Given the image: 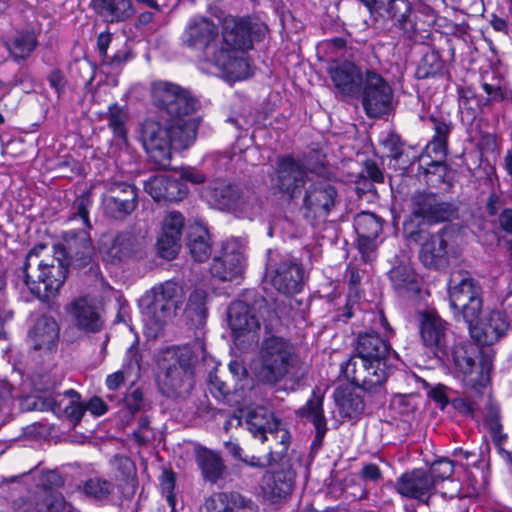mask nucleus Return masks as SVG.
<instances>
[{"label":"nucleus","instance_id":"f8f14e48","mask_svg":"<svg viewBox=\"0 0 512 512\" xmlns=\"http://www.w3.org/2000/svg\"><path fill=\"white\" fill-rule=\"evenodd\" d=\"M266 278L277 291L289 295L301 291L304 272L294 259L283 257L276 260L270 257L266 268Z\"/></svg>","mask_w":512,"mask_h":512},{"label":"nucleus","instance_id":"393cba45","mask_svg":"<svg viewBox=\"0 0 512 512\" xmlns=\"http://www.w3.org/2000/svg\"><path fill=\"white\" fill-rule=\"evenodd\" d=\"M328 73L334 86L342 94L348 96L360 94L365 72L354 63L349 61L334 63L329 66Z\"/></svg>","mask_w":512,"mask_h":512},{"label":"nucleus","instance_id":"6e6552de","mask_svg":"<svg viewBox=\"0 0 512 512\" xmlns=\"http://www.w3.org/2000/svg\"><path fill=\"white\" fill-rule=\"evenodd\" d=\"M182 44L187 48L202 53L210 62L224 45L223 34L218 26L207 17L191 18L181 36Z\"/></svg>","mask_w":512,"mask_h":512},{"label":"nucleus","instance_id":"0eeeda50","mask_svg":"<svg viewBox=\"0 0 512 512\" xmlns=\"http://www.w3.org/2000/svg\"><path fill=\"white\" fill-rule=\"evenodd\" d=\"M259 358V378L265 383L276 384L289 374L294 365L295 348L288 340L271 336L263 340Z\"/></svg>","mask_w":512,"mask_h":512},{"label":"nucleus","instance_id":"ddd939ff","mask_svg":"<svg viewBox=\"0 0 512 512\" xmlns=\"http://www.w3.org/2000/svg\"><path fill=\"white\" fill-rule=\"evenodd\" d=\"M429 120L432 123L434 134L426 145L419 161L421 166L427 167V172H429V167L432 166L435 167V170L439 171L440 176H442L445 169L444 162L448 152V139L453 126L451 121L443 117L431 116Z\"/></svg>","mask_w":512,"mask_h":512},{"label":"nucleus","instance_id":"3c124183","mask_svg":"<svg viewBox=\"0 0 512 512\" xmlns=\"http://www.w3.org/2000/svg\"><path fill=\"white\" fill-rule=\"evenodd\" d=\"M482 88L487 94V98L484 105H488L492 102L502 101L509 96V90L506 87L504 80L492 77L491 82L487 81L486 77L483 78Z\"/></svg>","mask_w":512,"mask_h":512},{"label":"nucleus","instance_id":"9d476101","mask_svg":"<svg viewBox=\"0 0 512 512\" xmlns=\"http://www.w3.org/2000/svg\"><path fill=\"white\" fill-rule=\"evenodd\" d=\"M362 104L369 117H380L392 105L393 90L389 83L377 72L367 69L360 94Z\"/></svg>","mask_w":512,"mask_h":512},{"label":"nucleus","instance_id":"a18cd8bd","mask_svg":"<svg viewBox=\"0 0 512 512\" xmlns=\"http://www.w3.org/2000/svg\"><path fill=\"white\" fill-rule=\"evenodd\" d=\"M188 247L196 261L207 260L211 254L208 231L202 226L193 227L189 233Z\"/></svg>","mask_w":512,"mask_h":512},{"label":"nucleus","instance_id":"7c9ffc66","mask_svg":"<svg viewBox=\"0 0 512 512\" xmlns=\"http://www.w3.org/2000/svg\"><path fill=\"white\" fill-rule=\"evenodd\" d=\"M61 254L65 257L67 264L86 265L92 254V244L88 233L84 230L72 233L65 239Z\"/></svg>","mask_w":512,"mask_h":512},{"label":"nucleus","instance_id":"c9c22d12","mask_svg":"<svg viewBox=\"0 0 512 512\" xmlns=\"http://www.w3.org/2000/svg\"><path fill=\"white\" fill-rule=\"evenodd\" d=\"M240 189L241 187L237 185L215 181L204 189L202 195L211 206L232 212Z\"/></svg>","mask_w":512,"mask_h":512},{"label":"nucleus","instance_id":"79ce46f5","mask_svg":"<svg viewBox=\"0 0 512 512\" xmlns=\"http://www.w3.org/2000/svg\"><path fill=\"white\" fill-rule=\"evenodd\" d=\"M37 45V36L33 30L19 31L6 43L15 61L27 59L36 49Z\"/></svg>","mask_w":512,"mask_h":512},{"label":"nucleus","instance_id":"bf43d9fd","mask_svg":"<svg viewBox=\"0 0 512 512\" xmlns=\"http://www.w3.org/2000/svg\"><path fill=\"white\" fill-rule=\"evenodd\" d=\"M280 445L279 450H273L274 457L277 458V462L280 461L288 450L291 441V435L287 430L277 428L274 434L271 435Z\"/></svg>","mask_w":512,"mask_h":512},{"label":"nucleus","instance_id":"5fc2aeb1","mask_svg":"<svg viewBox=\"0 0 512 512\" xmlns=\"http://www.w3.org/2000/svg\"><path fill=\"white\" fill-rule=\"evenodd\" d=\"M480 105L478 98L472 90L466 89L461 92L459 109L463 119L473 120L480 110Z\"/></svg>","mask_w":512,"mask_h":512},{"label":"nucleus","instance_id":"603ef678","mask_svg":"<svg viewBox=\"0 0 512 512\" xmlns=\"http://www.w3.org/2000/svg\"><path fill=\"white\" fill-rule=\"evenodd\" d=\"M92 203L90 192H84L79 195L73 203L71 219L76 220L79 218L85 228H90L89 213Z\"/></svg>","mask_w":512,"mask_h":512},{"label":"nucleus","instance_id":"4d7b16f0","mask_svg":"<svg viewBox=\"0 0 512 512\" xmlns=\"http://www.w3.org/2000/svg\"><path fill=\"white\" fill-rule=\"evenodd\" d=\"M66 394L71 396V400H70L69 404L65 407V413L71 419H73L75 421H80V419L82 418V416L86 410V407H84L82 405V403H80V401H79L80 396L76 391L69 390L66 392Z\"/></svg>","mask_w":512,"mask_h":512},{"label":"nucleus","instance_id":"8fccbe9b","mask_svg":"<svg viewBox=\"0 0 512 512\" xmlns=\"http://www.w3.org/2000/svg\"><path fill=\"white\" fill-rule=\"evenodd\" d=\"M444 62L438 52L431 51L426 53L417 69L420 78H429L439 75L443 72Z\"/></svg>","mask_w":512,"mask_h":512},{"label":"nucleus","instance_id":"09e8293b","mask_svg":"<svg viewBox=\"0 0 512 512\" xmlns=\"http://www.w3.org/2000/svg\"><path fill=\"white\" fill-rule=\"evenodd\" d=\"M78 489L90 499L102 500L111 494L113 484L102 478L95 477L84 481L79 485Z\"/></svg>","mask_w":512,"mask_h":512},{"label":"nucleus","instance_id":"f257e3e1","mask_svg":"<svg viewBox=\"0 0 512 512\" xmlns=\"http://www.w3.org/2000/svg\"><path fill=\"white\" fill-rule=\"evenodd\" d=\"M151 95L159 113L145 119L140 127V140L150 159L159 167L170 165L173 150L190 146L197 133L198 117L194 113L198 100L179 85L158 81Z\"/></svg>","mask_w":512,"mask_h":512},{"label":"nucleus","instance_id":"680f3d73","mask_svg":"<svg viewBox=\"0 0 512 512\" xmlns=\"http://www.w3.org/2000/svg\"><path fill=\"white\" fill-rule=\"evenodd\" d=\"M241 460L248 466L254 468H264L277 462V458L274 457L272 448L264 458L252 455L241 458Z\"/></svg>","mask_w":512,"mask_h":512},{"label":"nucleus","instance_id":"c85d7f7f","mask_svg":"<svg viewBox=\"0 0 512 512\" xmlns=\"http://www.w3.org/2000/svg\"><path fill=\"white\" fill-rule=\"evenodd\" d=\"M144 188L156 201L177 202L188 194V189L181 180L167 174L150 177Z\"/></svg>","mask_w":512,"mask_h":512},{"label":"nucleus","instance_id":"20e7f679","mask_svg":"<svg viewBox=\"0 0 512 512\" xmlns=\"http://www.w3.org/2000/svg\"><path fill=\"white\" fill-rule=\"evenodd\" d=\"M474 354L470 345L457 344L452 350L455 367L463 374V382L470 390L463 401L466 412L470 414L480 407L477 398L481 397L487 389L491 370V365L486 361L476 363Z\"/></svg>","mask_w":512,"mask_h":512},{"label":"nucleus","instance_id":"6ab92c4d","mask_svg":"<svg viewBox=\"0 0 512 512\" xmlns=\"http://www.w3.org/2000/svg\"><path fill=\"white\" fill-rule=\"evenodd\" d=\"M227 315L236 341L244 342L245 340H241V338H246L248 342L257 341L260 323L248 304L242 301L231 303Z\"/></svg>","mask_w":512,"mask_h":512},{"label":"nucleus","instance_id":"bb28decb","mask_svg":"<svg viewBox=\"0 0 512 512\" xmlns=\"http://www.w3.org/2000/svg\"><path fill=\"white\" fill-rule=\"evenodd\" d=\"M201 512H259V510L250 498L238 492L229 491L216 492L207 497Z\"/></svg>","mask_w":512,"mask_h":512},{"label":"nucleus","instance_id":"a878e982","mask_svg":"<svg viewBox=\"0 0 512 512\" xmlns=\"http://www.w3.org/2000/svg\"><path fill=\"white\" fill-rule=\"evenodd\" d=\"M372 13L374 10L388 4L387 13L394 24L404 33L412 34L416 31V21L412 14L410 0H357Z\"/></svg>","mask_w":512,"mask_h":512},{"label":"nucleus","instance_id":"4c0bfd02","mask_svg":"<svg viewBox=\"0 0 512 512\" xmlns=\"http://www.w3.org/2000/svg\"><path fill=\"white\" fill-rule=\"evenodd\" d=\"M132 245L131 236L119 234L103 239L100 244V253L104 261L116 264L131 256Z\"/></svg>","mask_w":512,"mask_h":512},{"label":"nucleus","instance_id":"49530a36","mask_svg":"<svg viewBox=\"0 0 512 512\" xmlns=\"http://www.w3.org/2000/svg\"><path fill=\"white\" fill-rule=\"evenodd\" d=\"M207 297L208 294L204 289H195L189 296L186 312L191 321L197 326L205 323Z\"/></svg>","mask_w":512,"mask_h":512},{"label":"nucleus","instance_id":"c03bdc74","mask_svg":"<svg viewBox=\"0 0 512 512\" xmlns=\"http://www.w3.org/2000/svg\"><path fill=\"white\" fill-rule=\"evenodd\" d=\"M389 278L399 292L418 290L416 273L409 263L394 266L389 272Z\"/></svg>","mask_w":512,"mask_h":512},{"label":"nucleus","instance_id":"4468645a","mask_svg":"<svg viewBox=\"0 0 512 512\" xmlns=\"http://www.w3.org/2000/svg\"><path fill=\"white\" fill-rule=\"evenodd\" d=\"M245 246L237 238L226 240L222 246V255L214 258L210 271L213 277L221 281H236L242 277Z\"/></svg>","mask_w":512,"mask_h":512},{"label":"nucleus","instance_id":"a19ab883","mask_svg":"<svg viewBox=\"0 0 512 512\" xmlns=\"http://www.w3.org/2000/svg\"><path fill=\"white\" fill-rule=\"evenodd\" d=\"M297 414L314 425L317 432V439L322 440L324 438L327 426L323 411L322 396L314 394L306 404L297 411Z\"/></svg>","mask_w":512,"mask_h":512},{"label":"nucleus","instance_id":"e2e57ef3","mask_svg":"<svg viewBox=\"0 0 512 512\" xmlns=\"http://www.w3.org/2000/svg\"><path fill=\"white\" fill-rule=\"evenodd\" d=\"M383 145L390 153V156L398 160L402 155V143L398 135L390 133L383 140Z\"/></svg>","mask_w":512,"mask_h":512},{"label":"nucleus","instance_id":"13d9d810","mask_svg":"<svg viewBox=\"0 0 512 512\" xmlns=\"http://www.w3.org/2000/svg\"><path fill=\"white\" fill-rule=\"evenodd\" d=\"M107 195L117 196L121 199H130L137 205V189L133 185L127 183L116 184Z\"/></svg>","mask_w":512,"mask_h":512},{"label":"nucleus","instance_id":"2eb2a0df","mask_svg":"<svg viewBox=\"0 0 512 512\" xmlns=\"http://www.w3.org/2000/svg\"><path fill=\"white\" fill-rule=\"evenodd\" d=\"M338 203V192L325 179L312 182L305 190L303 209L306 218L327 217Z\"/></svg>","mask_w":512,"mask_h":512},{"label":"nucleus","instance_id":"39448f33","mask_svg":"<svg viewBox=\"0 0 512 512\" xmlns=\"http://www.w3.org/2000/svg\"><path fill=\"white\" fill-rule=\"evenodd\" d=\"M183 302L182 288L172 281L154 286L141 299L146 325L156 335Z\"/></svg>","mask_w":512,"mask_h":512},{"label":"nucleus","instance_id":"f704fd0d","mask_svg":"<svg viewBox=\"0 0 512 512\" xmlns=\"http://www.w3.org/2000/svg\"><path fill=\"white\" fill-rule=\"evenodd\" d=\"M195 458L201 470V474L206 481L211 484H217L224 478L226 466L218 452L205 447H198L196 449Z\"/></svg>","mask_w":512,"mask_h":512},{"label":"nucleus","instance_id":"37998d69","mask_svg":"<svg viewBox=\"0 0 512 512\" xmlns=\"http://www.w3.org/2000/svg\"><path fill=\"white\" fill-rule=\"evenodd\" d=\"M490 216H497L499 228L512 235V207H507V198L503 194L491 193L486 203Z\"/></svg>","mask_w":512,"mask_h":512},{"label":"nucleus","instance_id":"e433bc0d","mask_svg":"<svg viewBox=\"0 0 512 512\" xmlns=\"http://www.w3.org/2000/svg\"><path fill=\"white\" fill-rule=\"evenodd\" d=\"M248 430L254 437H259L262 442L268 440L267 433L274 434L280 425L272 412L262 406L251 409L246 414Z\"/></svg>","mask_w":512,"mask_h":512},{"label":"nucleus","instance_id":"6e6d98bb","mask_svg":"<svg viewBox=\"0 0 512 512\" xmlns=\"http://www.w3.org/2000/svg\"><path fill=\"white\" fill-rule=\"evenodd\" d=\"M429 476L434 479V486L439 482L449 479L454 473V464L447 458H440L434 461L427 471Z\"/></svg>","mask_w":512,"mask_h":512},{"label":"nucleus","instance_id":"473e14b6","mask_svg":"<svg viewBox=\"0 0 512 512\" xmlns=\"http://www.w3.org/2000/svg\"><path fill=\"white\" fill-rule=\"evenodd\" d=\"M296 472L291 468L268 473L264 477L263 490L274 502L289 496L294 488Z\"/></svg>","mask_w":512,"mask_h":512},{"label":"nucleus","instance_id":"5701e85b","mask_svg":"<svg viewBox=\"0 0 512 512\" xmlns=\"http://www.w3.org/2000/svg\"><path fill=\"white\" fill-rule=\"evenodd\" d=\"M354 228L358 235V247L365 261L372 259L377 247L376 239L382 232V220L370 212H362L354 219Z\"/></svg>","mask_w":512,"mask_h":512},{"label":"nucleus","instance_id":"f3484780","mask_svg":"<svg viewBox=\"0 0 512 512\" xmlns=\"http://www.w3.org/2000/svg\"><path fill=\"white\" fill-rule=\"evenodd\" d=\"M70 323L85 333L99 332L103 327V319L99 308L89 297H78L65 306Z\"/></svg>","mask_w":512,"mask_h":512},{"label":"nucleus","instance_id":"1a4fd4ad","mask_svg":"<svg viewBox=\"0 0 512 512\" xmlns=\"http://www.w3.org/2000/svg\"><path fill=\"white\" fill-rule=\"evenodd\" d=\"M172 363L159 377V384L168 396H181L194 385L193 356L189 348L183 347L171 353Z\"/></svg>","mask_w":512,"mask_h":512},{"label":"nucleus","instance_id":"de8ad7c7","mask_svg":"<svg viewBox=\"0 0 512 512\" xmlns=\"http://www.w3.org/2000/svg\"><path fill=\"white\" fill-rule=\"evenodd\" d=\"M105 213L114 219H124L131 214L136 204L130 199H121L117 196L105 195L102 200Z\"/></svg>","mask_w":512,"mask_h":512},{"label":"nucleus","instance_id":"774afa93","mask_svg":"<svg viewBox=\"0 0 512 512\" xmlns=\"http://www.w3.org/2000/svg\"><path fill=\"white\" fill-rule=\"evenodd\" d=\"M381 476V471L376 464H367L361 471V477L365 480L378 481Z\"/></svg>","mask_w":512,"mask_h":512},{"label":"nucleus","instance_id":"b1692460","mask_svg":"<svg viewBox=\"0 0 512 512\" xmlns=\"http://www.w3.org/2000/svg\"><path fill=\"white\" fill-rule=\"evenodd\" d=\"M184 218L179 212H170L162 222L161 232L157 239V248L161 257L173 259L180 249Z\"/></svg>","mask_w":512,"mask_h":512},{"label":"nucleus","instance_id":"0e129e2a","mask_svg":"<svg viewBox=\"0 0 512 512\" xmlns=\"http://www.w3.org/2000/svg\"><path fill=\"white\" fill-rule=\"evenodd\" d=\"M208 385L212 395L218 399L223 398L229 392L227 384L216 374H209Z\"/></svg>","mask_w":512,"mask_h":512},{"label":"nucleus","instance_id":"72a5a7b5","mask_svg":"<svg viewBox=\"0 0 512 512\" xmlns=\"http://www.w3.org/2000/svg\"><path fill=\"white\" fill-rule=\"evenodd\" d=\"M59 327L54 318L41 316L29 331V339L35 350H50L56 343Z\"/></svg>","mask_w":512,"mask_h":512},{"label":"nucleus","instance_id":"ea45409f","mask_svg":"<svg viewBox=\"0 0 512 512\" xmlns=\"http://www.w3.org/2000/svg\"><path fill=\"white\" fill-rule=\"evenodd\" d=\"M261 210L262 201L257 193L248 187H241L234 202L232 213L239 218L252 220L260 215Z\"/></svg>","mask_w":512,"mask_h":512},{"label":"nucleus","instance_id":"dca6fc26","mask_svg":"<svg viewBox=\"0 0 512 512\" xmlns=\"http://www.w3.org/2000/svg\"><path fill=\"white\" fill-rule=\"evenodd\" d=\"M267 26L248 19L227 17L223 23V41L229 47L250 49L255 40L265 36Z\"/></svg>","mask_w":512,"mask_h":512},{"label":"nucleus","instance_id":"f03ea898","mask_svg":"<svg viewBox=\"0 0 512 512\" xmlns=\"http://www.w3.org/2000/svg\"><path fill=\"white\" fill-rule=\"evenodd\" d=\"M397 360V354L378 334L363 333L358 336L353 354L341 364V372L363 391L381 393Z\"/></svg>","mask_w":512,"mask_h":512},{"label":"nucleus","instance_id":"2f4dec72","mask_svg":"<svg viewBox=\"0 0 512 512\" xmlns=\"http://www.w3.org/2000/svg\"><path fill=\"white\" fill-rule=\"evenodd\" d=\"M92 6L96 14L108 24L125 22L136 13L132 0H92Z\"/></svg>","mask_w":512,"mask_h":512},{"label":"nucleus","instance_id":"69168bd1","mask_svg":"<svg viewBox=\"0 0 512 512\" xmlns=\"http://www.w3.org/2000/svg\"><path fill=\"white\" fill-rule=\"evenodd\" d=\"M86 410L95 416H101L108 410L107 404L100 397H93L86 405Z\"/></svg>","mask_w":512,"mask_h":512},{"label":"nucleus","instance_id":"c756f323","mask_svg":"<svg viewBox=\"0 0 512 512\" xmlns=\"http://www.w3.org/2000/svg\"><path fill=\"white\" fill-rule=\"evenodd\" d=\"M237 50L241 48L229 47L224 43L219 52L211 59L210 63L231 80H241L248 75V64L237 56Z\"/></svg>","mask_w":512,"mask_h":512},{"label":"nucleus","instance_id":"423d86ee","mask_svg":"<svg viewBox=\"0 0 512 512\" xmlns=\"http://www.w3.org/2000/svg\"><path fill=\"white\" fill-rule=\"evenodd\" d=\"M482 287L467 271L457 270L450 275L448 295L455 317H462L465 323H474L482 312Z\"/></svg>","mask_w":512,"mask_h":512},{"label":"nucleus","instance_id":"7ed1b4c3","mask_svg":"<svg viewBox=\"0 0 512 512\" xmlns=\"http://www.w3.org/2000/svg\"><path fill=\"white\" fill-rule=\"evenodd\" d=\"M40 244L32 248L17 276L16 285L26 287L39 299L54 297L67 277V264Z\"/></svg>","mask_w":512,"mask_h":512},{"label":"nucleus","instance_id":"aec40b11","mask_svg":"<svg viewBox=\"0 0 512 512\" xmlns=\"http://www.w3.org/2000/svg\"><path fill=\"white\" fill-rule=\"evenodd\" d=\"M455 213L452 204L440 201L435 194L416 193L412 197V216L424 222L448 221Z\"/></svg>","mask_w":512,"mask_h":512},{"label":"nucleus","instance_id":"412c9836","mask_svg":"<svg viewBox=\"0 0 512 512\" xmlns=\"http://www.w3.org/2000/svg\"><path fill=\"white\" fill-rule=\"evenodd\" d=\"M395 488L400 495L424 504H428L435 493L434 479L423 469H414L402 474L397 479Z\"/></svg>","mask_w":512,"mask_h":512},{"label":"nucleus","instance_id":"338daca9","mask_svg":"<svg viewBox=\"0 0 512 512\" xmlns=\"http://www.w3.org/2000/svg\"><path fill=\"white\" fill-rule=\"evenodd\" d=\"M112 34L108 31L102 32L97 38V48L100 56L105 59L107 57V50L111 43Z\"/></svg>","mask_w":512,"mask_h":512},{"label":"nucleus","instance_id":"4be33fe9","mask_svg":"<svg viewBox=\"0 0 512 512\" xmlns=\"http://www.w3.org/2000/svg\"><path fill=\"white\" fill-rule=\"evenodd\" d=\"M471 337L483 346H490L503 337L509 328L506 315L498 310L491 311L482 321L466 323Z\"/></svg>","mask_w":512,"mask_h":512},{"label":"nucleus","instance_id":"cd10ccee","mask_svg":"<svg viewBox=\"0 0 512 512\" xmlns=\"http://www.w3.org/2000/svg\"><path fill=\"white\" fill-rule=\"evenodd\" d=\"M419 333L422 343L435 354L444 352L447 345V323L436 312L420 314Z\"/></svg>","mask_w":512,"mask_h":512},{"label":"nucleus","instance_id":"052dcab7","mask_svg":"<svg viewBox=\"0 0 512 512\" xmlns=\"http://www.w3.org/2000/svg\"><path fill=\"white\" fill-rule=\"evenodd\" d=\"M124 403L132 414L139 412L144 406V397L142 391L137 388L127 393L124 398Z\"/></svg>","mask_w":512,"mask_h":512},{"label":"nucleus","instance_id":"9b49d317","mask_svg":"<svg viewBox=\"0 0 512 512\" xmlns=\"http://www.w3.org/2000/svg\"><path fill=\"white\" fill-rule=\"evenodd\" d=\"M404 231L410 243L421 244L419 259L428 268H440L446 262L447 241L442 233L430 234L422 228L414 229L413 222L405 223Z\"/></svg>","mask_w":512,"mask_h":512},{"label":"nucleus","instance_id":"a211bd4d","mask_svg":"<svg viewBox=\"0 0 512 512\" xmlns=\"http://www.w3.org/2000/svg\"><path fill=\"white\" fill-rule=\"evenodd\" d=\"M307 171L302 163L292 156H279L276 161L275 187L282 193L294 197L305 184Z\"/></svg>","mask_w":512,"mask_h":512},{"label":"nucleus","instance_id":"58836bf2","mask_svg":"<svg viewBox=\"0 0 512 512\" xmlns=\"http://www.w3.org/2000/svg\"><path fill=\"white\" fill-rule=\"evenodd\" d=\"M140 371L138 349L134 346L128 348L121 370L109 374L106 378V386L109 390L118 389L124 381L131 376L137 377Z\"/></svg>","mask_w":512,"mask_h":512},{"label":"nucleus","instance_id":"864d4df0","mask_svg":"<svg viewBox=\"0 0 512 512\" xmlns=\"http://www.w3.org/2000/svg\"><path fill=\"white\" fill-rule=\"evenodd\" d=\"M126 121L127 114L123 108L117 104H113L109 107L108 126L112 129L115 136L122 139L126 138Z\"/></svg>","mask_w":512,"mask_h":512}]
</instances>
